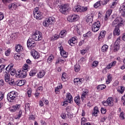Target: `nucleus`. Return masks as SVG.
<instances>
[{
  "mask_svg": "<svg viewBox=\"0 0 125 125\" xmlns=\"http://www.w3.org/2000/svg\"><path fill=\"white\" fill-rule=\"evenodd\" d=\"M115 26V28L113 31L114 36H120L121 34V30H120V27H124L125 24V21L121 17H117L113 21L112 26Z\"/></svg>",
  "mask_w": 125,
  "mask_h": 125,
  "instance_id": "nucleus-1",
  "label": "nucleus"
},
{
  "mask_svg": "<svg viewBox=\"0 0 125 125\" xmlns=\"http://www.w3.org/2000/svg\"><path fill=\"white\" fill-rule=\"evenodd\" d=\"M28 69H29V66L28 64H24L22 67V70H20L18 73H16L17 78H26Z\"/></svg>",
  "mask_w": 125,
  "mask_h": 125,
  "instance_id": "nucleus-2",
  "label": "nucleus"
},
{
  "mask_svg": "<svg viewBox=\"0 0 125 125\" xmlns=\"http://www.w3.org/2000/svg\"><path fill=\"white\" fill-rule=\"evenodd\" d=\"M17 98V92L15 91L10 92L7 95V100L9 102H14Z\"/></svg>",
  "mask_w": 125,
  "mask_h": 125,
  "instance_id": "nucleus-3",
  "label": "nucleus"
},
{
  "mask_svg": "<svg viewBox=\"0 0 125 125\" xmlns=\"http://www.w3.org/2000/svg\"><path fill=\"white\" fill-rule=\"evenodd\" d=\"M33 14L35 18L38 20H42L43 17H42V13L40 11V8L38 7L34 8L33 11Z\"/></svg>",
  "mask_w": 125,
  "mask_h": 125,
  "instance_id": "nucleus-4",
  "label": "nucleus"
},
{
  "mask_svg": "<svg viewBox=\"0 0 125 125\" xmlns=\"http://www.w3.org/2000/svg\"><path fill=\"white\" fill-rule=\"evenodd\" d=\"M36 42L42 40V33L41 31H36L31 37Z\"/></svg>",
  "mask_w": 125,
  "mask_h": 125,
  "instance_id": "nucleus-5",
  "label": "nucleus"
},
{
  "mask_svg": "<svg viewBox=\"0 0 125 125\" xmlns=\"http://www.w3.org/2000/svg\"><path fill=\"white\" fill-rule=\"evenodd\" d=\"M53 22H54V18L50 17L43 21L42 25L44 27H48L50 25H52Z\"/></svg>",
  "mask_w": 125,
  "mask_h": 125,
  "instance_id": "nucleus-6",
  "label": "nucleus"
},
{
  "mask_svg": "<svg viewBox=\"0 0 125 125\" xmlns=\"http://www.w3.org/2000/svg\"><path fill=\"white\" fill-rule=\"evenodd\" d=\"M27 45L29 49H32L33 48L35 47L37 44H36V41L34 40L32 38H29L27 40Z\"/></svg>",
  "mask_w": 125,
  "mask_h": 125,
  "instance_id": "nucleus-7",
  "label": "nucleus"
},
{
  "mask_svg": "<svg viewBox=\"0 0 125 125\" xmlns=\"http://www.w3.org/2000/svg\"><path fill=\"white\" fill-rule=\"evenodd\" d=\"M103 104L104 106H109L110 107L114 106V98L112 97L108 98L106 101L103 102Z\"/></svg>",
  "mask_w": 125,
  "mask_h": 125,
  "instance_id": "nucleus-8",
  "label": "nucleus"
},
{
  "mask_svg": "<svg viewBox=\"0 0 125 125\" xmlns=\"http://www.w3.org/2000/svg\"><path fill=\"white\" fill-rule=\"evenodd\" d=\"M4 74L5 82H6V83H8L10 85H13L14 84V81H10V74L8 73V71L6 70Z\"/></svg>",
  "mask_w": 125,
  "mask_h": 125,
  "instance_id": "nucleus-9",
  "label": "nucleus"
},
{
  "mask_svg": "<svg viewBox=\"0 0 125 125\" xmlns=\"http://www.w3.org/2000/svg\"><path fill=\"white\" fill-rule=\"evenodd\" d=\"M100 26H101L100 21H97V22H94L92 25V31L95 33L98 32L99 29H100Z\"/></svg>",
  "mask_w": 125,
  "mask_h": 125,
  "instance_id": "nucleus-10",
  "label": "nucleus"
},
{
  "mask_svg": "<svg viewBox=\"0 0 125 125\" xmlns=\"http://www.w3.org/2000/svg\"><path fill=\"white\" fill-rule=\"evenodd\" d=\"M79 18L80 16H79L78 15L73 14L72 15L68 16L67 19L69 22H75L76 21H78Z\"/></svg>",
  "mask_w": 125,
  "mask_h": 125,
  "instance_id": "nucleus-11",
  "label": "nucleus"
},
{
  "mask_svg": "<svg viewBox=\"0 0 125 125\" xmlns=\"http://www.w3.org/2000/svg\"><path fill=\"white\" fill-rule=\"evenodd\" d=\"M14 65V64H13V63H11L6 68V71L8 72V73L10 72L11 76H14V75H15V73H16V71L13 69Z\"/></svg>",
  "mask_w": 125,
  "mask_h": 125,
  "instance_id": "nucleus-12",
  "label": "nucleus"
},
{
  "mask_svg": "<svg viewBox=\"0 0 125 125\" xmlns=\"http://www.w3.org/2000/svg\"><path fill=\"white\" fill-rule=\"evenodd\" d=\"M68 9H69V5H68V4H65L63 5H62L60 6V12H61V13H62V14H66Z\"/></svg>",
  "mask_w": 125,
  "mask_h": 125,
  "instance_id": "nucleus-13",
  "label": "nucleus"
},
{
  "mask_svg": "<svg viewBox=\"0 0 125 125\" xmlns=\"http://www.w3.org/2000/svg\"><path fill=\"white\" fill-rule=\"evenodd\" d=\"M78 42V41L77 40V37H72L68 41V43L69 45L71 46H74L76 43Z\"/></svg>",
  "mask_w": 125,
  "mask_h": 125,
  "instance_id": "nucleus-14",
  "label": "nucleus"
},
{
  "mask_svg": "<svg viewBox=\"0 0 125 125\" xmlns=\"http://www.w3.org/2000/svg\"><path fill=\"white\" fill-rule=\"evenodd\" d=\"M100 113L99 111V108L97 106H95L93 112H92V116H94V117H97L99 114Z\"/></svg>",
  "mask_w": 125,
  "mask_h": 125,
  "instance_id": "nucleus-15",
  "label": "nucleus"
},
{
  "mask_svg": "<svg viewBox=\"0 0 125 125\" xmlns=\"http://www.w3.org/2000/svg\"><path fill=\"white\" fill-rule=\"evenodd\" d=\"M112 9H109L108 10H107L105 13V16H104V20L105 21H107L109 20V18H110V16H111V14H112Z\"/></svg>",
  "mask_w": 125,
  "mask_h": 125,
  "instance_id": "nucleus-16",
  "label": "nucleus"
},
{
  "mask_svg": "<svg viewBox=\"0 0 125 125\" xmlns=\"http://www.w3.org/2000/svg\"><path fill=\"white\" fill-rule=\"evenodd\" d=\"M31 54L34 59H39V58H40V53L35 50L31 51Z\"/></svg>",
  "mask_w": 125,
  "mask_h": 125,
  "instance_id": "nucleus-17",
  "label": "nucleus"
},
{
  "mask_svg": "<svg viewBox=\"0 0 125 125\" xmlns=\"http://www.w3.org/2000/svg\"><path fill=\"white\" fill-rule=\"evenodd\" d=\"M74 83L75 85H81L83 83V80L79 78H75L74 79Z\"/></svg>",
  "mask_w": 125,
  "mask_h": 125,
  "instance_id": "nucleus-18",
  "label": "nucleus"
},
{
  "mask_svg": "<svg viewBox=\"0 0 125 125\" xmlns=\"http://www.w3.org/2000/svg\"><path fill=\"white\" fill-rule=\"evenodd\" d=\"M66 100L68 101L69 103L73 102V97L70 93H67L66 95Z\"/></svg>",
  "mask_w": 125,
  "mask_h": 125,
  "instance_id": "nucleus-19",
  "label": "nucleus"
},
{
  "mask_svg": "<svg viewBox=\"0 0 125 125\" xmlns=\"http://www.w3.org/2000/svg\"><path fill=\"white\" fill-rule=\"evenodd\" d=\"M119 11L121 14L122 16L123 17H125V5H122L119 8Z\"/></svg>",
  "mask_w": 125,
  "mask_h": 125,
  "instance_id": "nucleus-20",
  "label": "nucleus"
},
{
  "mask_svg": "<svg viewBox=\"0 0 125 125\" xmlns=\"http://www.w3.org/2000/svg\"><path fill=\"white\" fill-rule=\"evenodd\" d=\"M116 64H117V62L116 61H113L106 66V69L109 70L112 67L116 66Z\"/></svg>",
  "mask_w": 125,
  "mask_h": 125,
  "instance_id": "nucleus-21",
  "label": "nucleus"
},
{
  "mask_svg": "<svg viewBox=\"0 0 125 125\" xmlns=\"http://www.w3.org/2000/svg\"><path fill=\"white\" fill-rule=\"evenodd\" d=\"M8 8L10 10H15L17 8V5L16 3L10 4L8 5Z\"/></svg>",
  "mask_w": 125,
  "mask_h": 125,
  "instance_id": "nucleus-22",
  "label": "nucleus"
},
{
  "mask_svg": "<svg viewBox=\"0 0 125 125\" xmlns=\"http://www.w3.org/2000/svg\"><path fill=\"white\" fill-rule=\"evenodd\" d=\"M86 21L87 23H92V21H93V15H88Z\"/></svg>",
  "mask_w": 125,
  "mask_h": 125,
  "instance_id": "nucleus-23",
  "label": "nucleus"
},
{
  "mask_svg": "<svg viewBox=\"0 0 125 125\" xmlns=\"http://www.w3.org/2000/svg\"><path fill=\"white\" fill-rule=\"evenodd\" d=\"M21 107L20 104H16L15 106H13L10 109L11 112H16L17 110H19V109Z\"/></svg>",
  "mask_w": 125,
  "mask_h": 125,
  "instance_id": "nucleus-24",
  "label": "nucleus"
},
{
  "mask_svg": "<svg viewBox=\"0 0 125 125\" xmlns=\"http://www.w3.org/2000/svg\"><path fill=\"white\" fill-rule=\"evenodd\" d=\"M44 75H45V72H44V71L41 70L38 73L37 77L39 79H42V78H43V77H44Z\"/></svg>",
  "mask_w": 125,
  "mask_h": 125,
  "instance_id": "nucleus-25",
  "label": "nucleus"
},
{
  "mask_svg": "<svg viewBox=\"0 0 125 125\" xmlns=\"http://www.w3.org/2000/svg\"><path fill=\"white\" fill-rule=\"evenodd\" d=\"M25 83H26V81L25 80H18L16 82V83H17L18 86H22V85L25 84Z\"/></svg>",
  "mask_w": 125,
  "mask_h": 125,
  "instance_id": "nucleus-26",
  "label": "nucleus"
},
{
  "mask_svg": "<svg viewBox=\"0 0 125 125\" xmlns=\"http://www.w3.org/2000/svg\"><path fill=\"white\" fill-rule=\"evenodd\" d=\"M106 35V32L104 30H102L100 32L99 34V36L98 37L99 40L100 39H103V38H105V36Z\"/></svg>",
  "mask_w": 125,
  "mask_h": 125,
  "instance_id": "nucleus-27",
  "label": "nucleus"
},
{
  "mask_svg": "<svg viewBox=\"0 0 125 125\" xmlns=\"http://www.w3.org/2000/svg\"><path fill=\"white\" fill-rule=\"evenodd\" d=\"M75 12H82V6L78 5L75 7L74 9Z\"/></svg>",
  "mask_w": 125,
  "mask_h": 125,
  "instance_id": "nucleus-28",
  "label": "nucleus"
},
{
  "mask_svg": "<svg viewBox=\"0 0 125 125\" xmlns=\"http://www.w3.org/2000/svg\"><path fill=\"white\" fill-rule=\"evenodd\" d=\"M23 50V47L20 44L17 45L16 46V51L17 52H21Z\"/></svg>",
  "mask_w": 125,
  "mask_h": 125,
  "instance_id": "nucleus-29",
  "label": "nucleus"
},
{
  "mask_svg": "<svg viewBox=\"0 0 125 125\" xmlns=\"http://www.w3.org/2000/svg\"><path fill=\"white\" fill-rule=\"evenodd\" d=\"M53 59H54V56L53 55H50L47 59V63L50 64V63H51V62L53 61Z\"/></svg>",
  "mask_w": 125,
  "mask_h": 125,
  "instance_id": "nucleus-30",
  "label": "nucleus"
},
{
  "mask_svg": "<svg viewBox=\"0 0 125 125\" xmlns=\"http://www.w3.org/2000/svg\"><path fill=\"white\" fill-rule=\"evenodd\" d=\"M66 35H67V31H66V30H62L59 34L61 38H64V37H66Z\"/></svg>",
  "mask_w": 125,
  "mask_h": 125,
  "instance_id": "nucleus-31",
  "label": "nucleus"
},
{
  "mask_svg": "<svg viewBox=\"0 0 125 125\" xmlns=\"http://www.w3.org/2000/svg\"><path fill=\"white\" fill-rule=\"evenodd\" d=\"M109 46L107 45L104 44L102 47V51L103 52H107Z\"/></svg>",
  "mask_w": 125,
  "mask_h": 125,
  "instance_id": "nucleus-32",
  "label": "nucleus"
},
{
  "mask_svg": "<svg viewBox=\"0 0 125 125\" xmlns=\"http://www.w3.org/2000/svg\"><path fill=\"white\" fill-rule=\"evenodd\" d=\"M105 88H106V85L104 84L99 85L97 87V89L98 90H103V89H105Z\"/></svg>",
  "mask_w": 125,
  "mask_h": 125,
  "instance_id": "nucleus-33",
  "label": "nucleus"
},
{
  "mask_svg": "<svg viewBox=\"0 0 125 125\" xmlns=\"http://www.w3.org/2000/svg\"><path fill=\"white\" fill-rule=\"evenodd\" d=\"M60 54L61 56H62L64 58H67V57H68V53H67L65 51H62V52H60Z\"/></svg>",
  "mask_w": 125,
  "mask_h": 125,
  "instance_id": "nucleus-34",
  "label": "nucleus"
},
{
  "mask_svg": "<svg viewBox=\"0 0 125 125\" xmlns=\"http://www.w3.org/2000/svg\"><path fill=\"white\" fill-rule=\"evenodd\" d=\"M124 90H125V86H120L117 89L118 92L119 93H121V94H123V93H124Z\"/></svg>",
  "mask_w": 125,
  "mask_h": 125,
  "instance_id": "nucleus-35",
  "label": "nucleus"
},
{
  "mask_svg": "<svg viewBox=\"0 0 125 125\" xmlns=\"http://www.w3.org/2000/svg\"><path fill=\"white\" fill-rule=\"evenodd\" d=\"M111 82H112V75L109 74L107 75V80L106 81V84H109Z\"/></svg>",
  "mask_w": 125,
  "mask_h": 125,
  "instance_id": "nucleus-36",
  "label": "nucleus"
},
{
  "mask_svg": "<svg viewBox=\"0 0 125 125\" xmlns=\"http://www.w3.org/2000/svg\"><path fill=\"white\" fill-rule=\"evenodd\" d=\"M62 87V85L61 84H59V85L55 89V91L56 93H58V92L60 91V89H61Z\"/></svg>",
  "mask_w": 125,
  "mask_h": 125,
  "instance_id": "nucleus-37",
  "label": "nucleus"
},
{
  "mask_svg": "<svg viewBox=\"0 0 125 125\" xmlns=\"http://www.w3.org/2000/svg\"><path fill=\"white\" fill-rule=\"evenodd\" d=\"M67 80V74L66 73H63L62 76V82H66Z\"/></svg>",
  "mask_w": 125,
  "mask_h": 125,
  "instance_id": "nucleus-38",
  "label": "nucleus"
},
{
  "mask_svg": "<svg viewBox=\"0 0 125 125\" xmlns=\"http://www.w3.org/2000/svg\"><path fill=\"white\" fill-rule=\"evenodd\" d=\"M74 70L76 72H79L80 70H81V65L79 64H76L74 66Z\"/></svg>",
  "mask_w": 125,
  "mask_h": 125,
  "instance_id": "nucleus-39",
  "label": "nucleus"
},
{
  "mask_svg": "<svg viewBox=\"0 0 125 125\" xmlns=\"http://www.w3.org/2000/svg\"><path fill=\"white\" fill-rule=\"evenodd\" d=\"M74 101L77 105H79V104H80V103L81 102V99L80 98V97L79 96L76 97L75 98Z\"/></svg>",
  "mask_w": 125,
  "mask_h": 125,
  "instance_id": "nucleus-40",
  "label": "nucleus"
},
{
  "mask_svg": "<svg viewBox=\"0 0 125 125\" xmlns=\"http://www.w3.org/2000/svg\"><path fill=\"white\" fill-rule=\"evenodd\" d=\"M119 49H120V45H117L116 44H114L113 46L114 52H116V51H118Z\"/></svg>",
  "mask_w": 125,
  "mask_h": 125,
  "instance_id": "nucleus-41",
  "label": "nucleus"
},
{
  "mask_svg": "<svg viewBox=\"0 0 125 125\" xmlns=\"http://www.w3.org/2000/svg\"><path fill=\"white\" fill-rule=\"evenodd\" d=\"M117 3H118L117 0H113V1L112 2V4L110 6V8H115V7H116V5H117Z\"/></svg>",
  "mask_w": 125,
  "mask_h": 125,
  "instance_id": "nucleus-42",
  "label": "nucleus"
},
{
  "mask_svg": "<svg viewBox=\"0 0 125 125\" xmlns=\"http://www.w3.org/2000/svg\"><path fill=\"white\" fill-rule=\"evenodd\" d=\"M87 93H88V91L87 90L83 92L81 97L82 100H83V98H85V96L87 95Z\"/></svg>",
  "mask_w": 125,
  "mask_h": 125,
  "instance_id": "nucleus-43",
  "label": "nucleus"
},
{
  "mask_svg": "<svg viewBox=\"0 0 125 125\" xmlns=\"http://www.w3.org/2000/svg\"><path fill=\"white\" fill-rule=\"evenodd\" d=\"M31 109V106H30V104L27 103L25 104V111H30Z\"/></svg>",
  "mask_w": 125,
  "mask_h": 125,
  "instance_id": "nucleus-44",
  "label": "nucleus"
},
{
  "mask_svg": "<svg viewBox=\"0 0 125 125\" xmlns=\"http://www.w3.org/2000/svg\"><path fill=\"white\" fill-rule=\"evenodd\" d=\"M36 74H37V70L35 69H32L29 73V75L31 77H33V76H35Z\"/></svg>",
  "mask_w": 125,
  "mask_h": 125,
  "instance_id": "nucleus-45",
  "label": "nucleus"
},
{
  "mask_svg": "<svg viewBox=\"0 0 125 125\" xmlns=\"http://www.w3.org/2000/svg\"><path fill=\"white\" fill-rule=\"evenodd\" d=\"M97 66H98V62L96 61L93 62L91 66L92 68H95V67H97Z\"/></svg>",
  "mask_w": 125,
  "mask_h": 125,
  "instance_id": "nucleus-46",
  "label": "nucleus"
},
{
  "mask_svg": "<svg viewBox=\"0 0 125 125\" xmlns=\"http://www.w3.org/2000/svg\"><path fill=\"white\" fill-rule=\"evenodd\" d=\"M101 6V3H100V1H97L94 4V7H95V8H97Z\"/></svg>",
  "mask_w": 125,
  "mask_h": 125,
  "instance_id": "nucleus-47",
  "label": "nucleus"
},
{
  "mask_svg": "<svg viewBox=\"0 0 125 125\" xmlns=\"http://www.w3.org/2000/svg\"><path fill=\"white\" fill-rule=\"evenodd\" d=\"M119 117L121 120H125V112H124V111L121 112L119 115Z\"/></svg>",
  "mask_w": 125,
  "mask_h": 125,
  "instance_id": "nucleus-48",
  "label": "nucleus"
},
{
  "mask_svg": "<svg viewBox=\"0 0 125 125\" xmlns=\"http://www.w3.org/2000/svg\"><path fill=\"white\" fill-rule=\"evenodd\" d=\"M82 29H83V28L82 27V25L81 24L77 25V31L78 33H80V31H81V30H82Z\"/></svg>",
  "mask_w": 125,
  "mask_h": 125,
  "instance_id": "nucleus-49",
  "label": "nucleus"
},
{
  "mask_svg": "<svg viewBox=\"0 0 125 125\" xmlns=\"http://www.w3.org/2000/svg\"><path fill=\"white\" fill-rule=\"evenodd\" d=\"M40 123L41 125H47V123L45 122V120L44 119H42L40 120Z\"/></svg>",
  "mask_w": 125,
  "mask_h": 125,
  "instance_id": "nucleus-50",
  "label": "nucleus"
},
{
  "mask_svg": "<svg viewBox=\"0 0 125 125\" xmlns=\"http://www.w3.org/2000/svg\"><path fill=\"white\" fill-rule=\"evenodd\" d=\"M14 57L16 60H19V59L20 58V54H15L14 55Z\"/></svg>",
  "mask_w": 125,
  "mask_h": 125,
  "instance_id": "nucleus-51",
  "label": "nucleus"
},
{
  "mask_svg": "<svg viewBox=\"0 0 125 125\" xmlns=\"http://www.w3.org/2000/svg\"><path fill=\"white\" fill-rule=\"evenodd\" d=\"M120 42H121V37L117 38V40L115 41L114 44L120 45Z\"/></svg>",
  "mask_w": 125,
  "mask_h": 125,
  "instance_id": "nucleus-52",
  "label": "nucleus"
},
{
  "mask_svg": "<svg viewBox=\"0 0 125 125\" xmlns=\"http://www.w3.org/2000/svg\"><path fill=\"white\" fill-rule=\"evenodd\" d=\"M86 10H87V7L86 6L81 7V12H84V11H86Z\"/></svg>",
  "mask_w": 125,
  "mask_h": 125,
  "instance_id": "nucleus-53",
  "label": "nucleus"
},
{
  "mask_svg": "<svg viewBox=\"0 0 125 125\" xmlns=\"http://www.w3.org/2000/svg\"><path fill=\"white\" fill-rule=\"evenodd\" d=\"M85 122H86V119H85V118L84 117H83L81 119V125H84V123H85Z\"/></svg>",
  "mask_w": 125,
  "mask_h": 125,
  "instance_id": "nucleus-54",
  "label": "nucleus"
},
{
  "mask_svg": "<svg viewBox=\"0 0 125 125\" xmlns=\"http://www.w3.org/2000/svg\"><path fill=\"white\" fill-rule=\"evenodd\" d=\"M101 112L102 114H106V112H107V110L104 107H102L101 109Z\"/></svg>",
  "mask_w": 125,
  "mask_h": 125,
  "instance_id": "nucleus-55",
  "label": "nucleus"
},
{
  "mask_svg": "<svg viewBox=\"0 0 125 125\" xmlns=\"http://www.w3.org/2000/svg\"><path fill=\"white\" fill-rule=\"evenodd\" d=\"M4 98V94L1 92H0V101H1Z\"/></svg>",
  "mask_w": 125,
  "mask_h": 125,
  "instance_id": "nucleus-56",
  "label": "nucleus"
},
{
  "mask_svg": "<svg viewBox=\"0 0 125 125\" xmlns=\"http://www.w3.org/2000/svg\"><path fill=\"white\" fill-rule=\"evenodd\" d=\"M5 55L6 56H9L10 55V49H8L5 52Z\"/></svg>",
  "mask_w": 125,
  "mask_h": 125,
  "instance_id": "nucleus-57",
  "label": "nucleus"
},
{
  "mask_svg": "<svg viewBox=\"0 0 125 125\" xmlns=\"http://www.w3.org/2000/svg\"><path fill=\"white\" fill-rule=\"evenodd\" d=\"M68 103H69V101H65L63 102L62 106L64 107H66V106H68Z\"/></svg>",
  "mask_w": 125,
  "mask_h": 125,
  "instance_id": "nucleus-58",
  "label": "nucleus"
},
{
  "mask_svg": "<svg viewBox=\"0 0 125 125\" xmlns=\"http://www.w3.org/2000/svg\"><path fill=\"white\" fill-rule=\"evenodd\" d=\"M22 115V110H20L19 112V114L16 119H20L21 118V116Z\"/></svg>",
  "mask_w": 125,
  "mask_h": 125,
  "instance_id": "nucleus-59",
  "label": "nucleus"
},
{
  "mask_svg": "<svg viewBox=\"0 0 125 125\" xmlns=\"http://www.w3.org/2000/svg\"><path fill=\"white\" fill-rule=\"evenodd\" d=\"M64 61H64V60H62L61 59H58L56 62V64H58L59 63H60V62H64Z\"/></svg>",
  "mask_w": 125,
  "mask_h": 125,
  "instance_id": "nucleus-60",
  "label": "nucleus"
},
{
  "mask_svg": "<svg viewBox=\"0 0 125 125\" xmlns=\"http://www.w3.org/2000/svg\"><path fill=\"white\" fill-rule=\"evenodd\" d=\"M5 68V65H0V73H1L2 72L3 69Z\"/></svg>",
  "mask_w": 125,
  "mask_h": 125,
  "instance_id": "nucleus-61",
  "label": "nucleus"
},
{
  "mask_svg": "<svg viewBox=\"0 0 125 125\" xmlns=\"http://www.w3.org/2000/svg\"><path fill=\"white\" fill-rule=\"evenodd\" d=\"M4 18V16L3 15V13L0 12V21H1L2 19Z\"/></svg>",
  "mask_w": 125,
  "mask_h": 125,
  "instance_id": "nucleus-62",
  "label": "nucleus"
},
{
  "mask_svg": "<svg viewBox=\"0 0 125 125\" xmlns=\"http://www.w3.org/2000/svg\"><path fill=\"white\" fill-rule=\"evenodd\" d=\"M67 117L69 119H72L73 118V114L70 112H67Z\"/></svg>",
  "mask_w": 125,
  "mask_h": 125,
  "instance_id": "nucleus-63",
  "label": "nucleus"
},
{
  "mask_svg": "<svg viewBox=\"0 0 125 125\" xmlns=\"http://www.w3.org/2000/svg\"><path fill=\"white\" fill-rule=\"evenodd\" d=\"M87 51V50H86V49L82 50L81 51V54H82V55H84V54H85V53H86Z\"/></svg>",
  "mask_w": 125,
  "mask_h": 125,
  "instance_id": "nucleus-64",
  "label": "nucleus"
}]
</instances>
